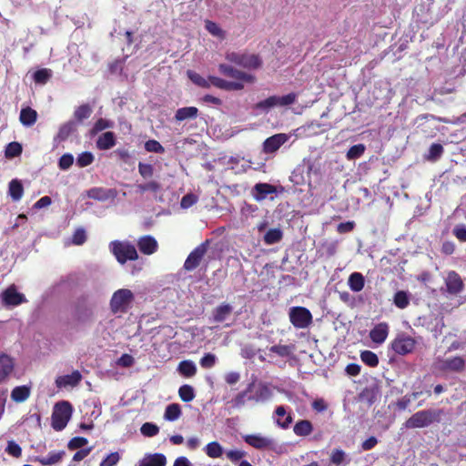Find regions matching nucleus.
<instances>
[{
	"label": "nucleus",
	"mask_w": 466,
	"mask_h": 466,
	"mask_svg": "<svg viewBox=\"0 0 466 466\" xmlns=\"http://www.w3.org/2000/svg\"><path fill=\"white\" fill-rule=\"evenodd\" d=\"M466 360L462 356L437 357L432 363L433 372L440 374L462 373Z\"/></svg>",
	"instance_id": "f257e3e1"
},
{
	"label": "nucleus",
	"mask_w": 466,
	"mask_h": 466,
	"mask_svg": "<svg viewBox=\"0 0 466 466\" xmlns=\"http://www.w3.org/2000/svg\"><path fill=\"white\" fill-rule=\"evenodd\" d=\"M443 414L441 409H429L415 412L405 422L406 429L424 428L433 422H439Z\"/></svg>",
	"instance_id": "f03ea898"
},
{
	"label": "nucleus",
	"mask_w": 466,
	"mask_h": 466,
	"mask_svg": "<svg viewBox=\"0 0 466 466\" xmlns=\"http://www.w3.org/2000/svg\"><path fill=\"white\" fill-rule=\"evenodd\" d=\"M111 253L120 264H125L128 260H137L138 254L135 245L128 241L114 240L109 244Z\"/></svg>",
	"instance_id": "7ed1b4c3"
},
{
	"label": "nucleus",
	"mask_w": 466,
	"mask_h": 466,
	"mask_svg": "<svg viewBox=\"0 0 466 466\" xmlns=\"http://www.w3.org/2000/svg\"><path fill=\"white\" fill-rule=\"evenodd\" d=\"M134 294L128 289H120L115 291L111 297L109 306L113 314L126 313L134 301Z\"/></svg>",
	"instance_id": "20e7f679"
},
{
	"label": "nucleus",
	"mask_w": 466,
	"mask_h": 466,
	"mask_svg": "<svg viewBox=\"0 0 466 466\" xmlns=\"http://www.w3.org/2000/svg\"><path fill=\"white\" fill-rule=\"evenodd\" d=\"M73 407L70 402L63 400L54 407L52 414V427L56 431H62L67 425L72 416Z\"/></svg>",
	"instance_id": "39448f33"
},
{
	"label": "nucleus",
	"mask_w": 466,
	"mask_h": 466,
	"mask_svg": "<svg viewBox=\"0 0 466 466\" xmlns=\"http://www.w3.org/2000/svg\"><path fill=\"white\" fill-rule=\"evenodd\" d=\"M226 59L246 69H258L262 66L259 56L255 54L228 52L226 54Z\"/></svg>",
	"instance_id": "423d86ee"
},
{
	"label": "nucleus",
	"mask_w": 466,
	"mask_h": 466,
	"mask_svg": "<svg viewBox=\"0 0 466 466\" xmlns=\"http://www.w3.org/2000/svg\"><path fill=\"white\" fill-rule=\"evenodd\" d=\"M297 99V94L296 93H289L288 95L278 96H270L268 98L258 102L254 108L257 110L261 111H268V109L274 107V106H286L292 105L296 102Z\"/></svg>",
	"instance_id": "0eeeda50"
},
{
	"label": "nucleus",
	"mask_w": 466,
	"mask_h": 466,
	"mask_svg": "<svg viewBox=\"0 0 466 466\" xmlns=\"http://www.w3.org/2000/svg\"><path fill=\"white\" fill-rule=\"evenodd\" d=\"M289 318L296 329H306L312 323V314L305 307L296 306L289 309Z\"/></svg>",
	"instance_id": "6e6552de"
},
{
	"label": "nucleus",
	"mask_w": 466,
	"mask_h": 466,
	"mask_svg": "<svg viewBox=\"0 0 466 466\" xmlns=\"http://www.w3.org/2000/svg\"><path fill=\"white\" fill-rule=\"evenodd\" d=\"M417 345V341L411 336L402 332L398 334L390 343V349L399 355L411 353Z\"/></svg>",
	"instance_id": "1a4fd4ad"
},
{
	"label": "nucleus",
	"mask_w": 466,
	"mask_h": 466,
	"mask_svg": "<svg viewBox=\"0 0 466 466\" xmlns=\"http://www.w3.org/2000/svg\"><path fill=\"white\" fill-rule=\"evenodd\" d=\"M93 311L86 305L85 299L78 300L72 312V322L76 328L86 325L92 321Z\"/></svg>",
	"instance_id": "9d476101"
},
{
	"label": "nucleus",
	"mask_w": 466,
	"mask_h": 466,
	"mask_svg": "<svg viewBox=\"0 0 466 466\" xmlns=\"http://www.w3.org/2000/svg\"><path fill=\"white\" fill-rule=\"evenodd\" d=\"M209 241L206 240L198 247H196L187 256V259L184 263V269L187 271H192L196 269L205 257L208 248Z\"/></svg>",
	"instance_id": "9b49d317"
},
{
	"label": "nucleus",
	"mask_w": 466,
	"mask_h": 466,
	"mask_svg": "<svg viewBox=\"0 0 466 466\" xmlns=\"http://www.w3.org/2000/svg\"><path fill=\"white\" fill-rule=\"evenodd\" d=\"M218 70L223 76L232 77L238 80L237 82L253 83L256 80L253 75L236 69L229 65L220 64Z\"/></svg>",
	"instance_id": "f8f14e48"
},
{
	"label": "nucleus",
	"mask_w": 466,
	"mask_h": 466,
	"mask_svg": "<svg viewBox=\"0 0 466 466\" xmlns=\"http://www.w3.org/2000/svg\"><path fill=\"white\" fill-rule=\"evenodd\" d=\"M2 303L5 307L18 306L26 301L24 294L19 293L15 285L9 286L1 294Z\"/></svg>",
	"instance_id": "ddd939ff"
},
{
	"label": "nucleus",
	"mask_w": 466,
	"mask_h": 466,
	"mask_svg": "<svg viewBox=\"0 0 466 466\" xmlns=\"http://www.w3.org/2000/svg\"><path fill=\"white\" fill-rule=\"evenodd\" d=\"M446 290L451 295L460 294L464 287L461 276L454 270L449 271L445 279Z\"/></svg>",
	"instance_id": "4468645a"
},
{
	"label": "nucleus",
	"mask_w": 466,
	"mask_h": 466,
	"mask_svg": "<svg viewBox=\"0 0 466 466\" xmlns=\"http://www.w3.org/2000/svg\"><path fill=\"white\" fill-rule=\"evenodd\" d=\"M289 139L288 135L279 133L268 137L263 143V151L266 154L276 152Z\"/></svg>",
	"instance_id": "2eb2a0df"
},
{
	"label": "nucleus",
	"mask_w": 466,
	"mask_h": 466,
	"mask_svg": "<svg viewBox=\"0 0 466 466\" xmlns=\"http://www.w3.org/2000/svg\"><path fill=\"white\" fill-rule=\"evenodd\" d=\"M284 187H279V190L277 187L268 183H257L253 187V197L257 201L264 200L268 195L278 192H283Z\"/></svg>",
	"instance_id": "dca6fc26"
},
{
	"label": "nucleus",
	"mask_w": 466,
	"mask_h": 466,
	"mask_svg": "<svg viewBox=\"0 0 466 466\" xmlns=\"http://www.w3.org/2000/svg\"><path fill=\"white\" fill-rule=\"evenodd\" d=\"M209 83L210 86H214L219 89L226 90V91H232V90H241L244 88V84L242 82H232V81H227L220 77L209 76Z\"/></svg>",
	"instance_id": "f3484780"
},
{
	"label": "nucleus",
	"mask_w": 466,
	"mask_h": 466,
	"mask_svg": "<svg viewBox=\"0 0 466 466\" xmlns=\"http://www.w3.org/2000/svg\"><path fill=\"white\" fill-rule=\"evenodd\" d=\"M390 331V327L386 322H380L376 324L370 331V339L376 344H382Z\"/></svg>",
	"instance_id": "a211bd4d"
},
{
	"label": "nucleus",
	"mask_w": 466,
	"mask_h": 466,
	"mask_svg": "<svg viewBox=\"0 0 466 466\" xmlns=\"http://www.w3.org/2000/svg\"><path fill=\"white\" fill-rule=\"evenodd\" d=\"M137 247L141 253L152 255L157 250L158 244L154 237L146 235L138 238Z\"/></svg>",
	"instance_id": "6ab92c4d"
},
{
	"label": "nucleus",
	"mask_w": 466,
	"mask_h": 466,
	"mask_svg": "<svg viewBox=\"0 0 466 466\" xmlns=\"http://www.w3.org/2000/svg\"><path fill=\"white\" fill-rule=\"evenodd\" d=\"M272 390L268 384L259 382L256 387L254 394L248 397V400L265 402L272 397Z\"/></svg>",
	"instance_id": "aec40b11"
},
{
	"label": "nucleus",
	"mask_w": 466,
	"mask_h": 466,
	"mask_svg": "<svg viewBox=\"0 0 466 466\" xmlns=\"http://www.w3.org/2000/svg\"><path fill=\"white\" fill-rule=\"evenodd\" d=\"M246 443L251 447L263 450L272 445V441L258 434H249L243 437Z\"/></svg>",
	"instance_id": "412c9836"
},
{
	"label": "nucleus",
	"mask_w": 466,
	"mask_h": 466,
	"mask_svg": "<svg viewBox=\"0 0 466 466\" xmlns=\"http://www.w3.org/2000/svg\"><path fill=\"white\" fill-rule=\"evenodd\" d=\"M82 380V375L78 370H74L71 374L59 376L56 380V384L58 388L63 387H76Z\"/></svg>",
	"instance_id": "4be33fe9"
},
{
	"label": "nucleus",
	"mask_w": 466,
	"mask_h": 466,
	"mask_svg": "<svg viewBox=\"0 0 466 466\" xmlns=\"http://www.w3.org/2000/svg\"><path fill=\"white\" fill-rule=\"evenodd\" d=\"M116 143V135L112 131L101 134L96 139V145L99 150H108Z\"/></svg>",
	"instance_id": "5701e85b"
},
{
	"label": "nucleus",
	"mask_w": 466,
	"mask_h": 466,
	"mask_svg": "<svg viewBox=\"0 0 466 466\" xmlns=\"http://www.w3.org/2000/svg\"><path fill=\"white\" fill-rule=\"evenodd\" d=\"M275 415L278 417L276 423L281 429H288L292 423V416L290 413H287L284 406H278L275 409Z\"/></svg>",
	"instance_id": "b1692460"
},
{
	"label": "nucleus",
	"mask_w": 466,
	"mask_h": 466,
	"mask_svg": "<svg viewBox=\"0 0 466 466\" xmlns=\"http://www.w3.org/2000/svg\"><path fill=\"white\" fill-rule=\"evenodd\" d=\"M37 112L30 106L23 107L20 111L19 121L25 127H32L37 120Z\"/></svg>",
	"instance_id": "393cba45"
},
{
	"label": "nucleus",
	"mask_w": 466,
	"mask_h": 466,
	"mask_svg": "<svg viewBox=\"0 0 466 466\" xmlns=\"http://www.w3.org/2000/svg\"><path fill=\"white\" fill-rule=\"evenodd\" d=\"M77 129L76 122L74 120H69L63 125L60 126L59 130L56 134V139L58 141L66 140L71 134L76 132Z\"/></svg>",
	"instance_id": "a878e982"
},
{
	"label": "nucleus",
	"mask_w": 466,
	"mask_h": 466,
	"mask_svg": "<svg viewBox=\"0 0 466 466\" xmlns=\"http://www.w3.org/2000/svg\"><path fill=\"white\" fill-rule=\"evenodd\" d=\"M65 455V451H50L46 456L37 457L36 461L43 466L53 465L60 462Z\"/></svg>",
	"instance_id": "bb28decb"
},
{
	"label": "nucleus",
	"mask_w": 466,
	"mask_h": 466,
	"mask_svg": "<svg viewBox=\"0 0 466 466\" xmlns=\"http://www.w3.org/2000/svg\"><path fill=\"white\" fill-rule=\"evenodd\" d=\"M198 115V109L196 106H185L178 108L175 114L176 121L181 122L187 119H195Z\"/></svg>",
	"instance_id": "cd10ccee"
},
{
	"label": "nucleus",
	"mask_w": 466,
	"mask_h": 466,
	"mask_svg": "<svg viewBox=\"0 0 466 466\" xmlns=\"http://www.w3.org/2000/svg\"><path fill=\"white\" fill-rule=\"evenodd\" d=\"M348 285L353 292H360L364 289L365 279L360 272H353L348 279Z\"/></svg>",
	"instance_id": "c85d7f7f"
},
{
	"label": "nucleus",
	"mask_w": 466,
	"mask_h": 466,
	"mask_svg": "<svg viewBox=\"0 0 466 466\" xmlns=\"http://www.w3.org/2000/svg\"><path fill=\"white\" fill-rule=\"evenodd\" d=\"M167 458L162 453H154L139 461V466H166Z\"/></svg>",
	"instance_id": "c756f323"
},
{
	"label": "nucleus",
	"mask_w": 466,
	"mask_h": 466,
	"mask_svg": "<svg viewBox=\"0 0 466 466\" xmlns=\"http://www.w3.org/2000/svg\"><path fill=\"white\" fill-rule=\"evenodd\" d=\"M233 311L231 305L222 303L213 310V319L216 322H223Z\"/></svg>",
	"instance_id": "7c9ffc66"
},
{
	"label": "nucleus",
	"mask_w": 466,
	"mask_h": 466,
	"mask_svg": "<svg viewBox=\"0 0 466 466\" xmlns=\"http://www.w3.org/2000/svg\"><path fill=\"white\" fill-rule=\"evenodd\" d=\"M8 193L14 201L20 200L24 194L22 182L17 178L12 179L8 185Z\"/></svg>",
	"instance_id": "2f4dec72"
},
{
	"label": "nucleus",
	"mask_w": 466,
	"mask_h": 466,
	"mask_svg": "<svg viewBox=\"0 0 466 466\" xmlns=\"http://www.w3.org/2000/svg\"><path fill=\"white\" fill-rule=\"evenodd\" d=\"M293 431L297 436L306 437L313 431V425L308 420H300L294 425Z\"/></svg>",
	"instance_id": "473e14b6"
},
{
	"label": "nucleus",
	"mask_w": 466,
	"mask_h": 466,
	"mask_svg": "<svg viewBox=\"0 0 466 466\" xmlns=\"http://www.w3.org/2000/svg\"><path fill=\"white\" fill-rule=\"evenodd\" d=\"M177 370L182 376L191 378L196 375L197 367L192 360H187L179 362Z\"/></svg>",
	"instance_id": "72a5a7b5"
},
{
	"label": "nucleus",
	"mask_w": 466,
	"mask_h": 466,
	"mask_svg": "<svg viewBox=\"0 0 466 466\" xmlns=\"http://www.w3.org/2000/svg\"><path fill=\"white\" fill-rule=\"evenodd\" d=\"M92 112V107L88 104L80 105L74 111V121H76V124L81 123L85 119L89 118Z\"/></svg>",
	"instance_id": "f704fd0d"
},
{
	"label": "nucleus",
	"mask_w": 466,
	"mask_h": 466,
	"mask_svg": "<svg viewBox=\"0 0 466 466\" xmlns=\"http://www.w3.org/2000/svg\"><path fill=\"white\" fill-rule=\"evenodd\" d=\"M182 414L181 407L177 403H171L166 407L164 419L168 421L177 420Z\"/></svg>",
	"instance_id": "c9c22d12"
},
{
	"label": "nucleus",
	"mask_w": 466,
	"mask_h": 466,
	"mask_svg": "<svg viewBox=\"0 0 466 466\" xmlns=\"http://www.w3.org/2000/svg\"><path fill=\"white\" fill-rule=\"evenodd\" d=\"M13 370V361L5 354L0 355V381Z\"/></svg>",
	"instance_id": "e433bc0d"
},
{
	"label": "nucleus",
	"mask_w": 466,
	"mask_h": 466,
	"mask_svg": "<svg viewBox=\"0 0 466 466\" xmlns=\"http://www.w3.org/2000/svg\"><path fill=\"white\" fill-rule=\"evenodd\" d=\"M255 387V381L250 382L245 390L237 394V396L233 399L232 403L233 407L240 408L245 405L246 400H248V394L253 390Z\"/></svg>",
	"instance_id": "4c0bfd02"
},
{
	"label": "nucleus",
	"mask_w": 466,
	"mask_h": 466,
	"mask_svg": "<svg viewBox=\"0 0 466 466\" xmlns=\"http://www.w3.org/2000/svg\"><path fill=\"white\" fill-rule=\"evenodd\" d=\"M30 395V389L27 386H17L13 389L11 398L15 402L25 401Z\"/></svg>",
	"instance_id": "58836bf2"
},
{
	"label": "nucleus",
	"mask_w": 466,
	"mask_h": 466,
	"mask_svg": "<svg viewBox=\"0 0 466 466\" xmlns=\"http://www.w3.org/2000/svg\"><path fill=\"white\" fill-rule=\"evenodd\" d=\"M393 303L400 309H406L410 305V297L408 292L404 290L397 291L393 297Z\"/></svg>",
	"instance_id": "ea45409f"
},
{
	"label": "nucleus",
	"mask_w": 466,
	"mask_h": 466,
	"mask_svg": "<svg viewBox=\"0 0 466 466\" xmlns=\"http://www.w3.org/2000/svg\"><path fill=\"white\" fill-rule=\"evenodd\" d=\"M283 233L279 228H270L264 235V242L268 245H273L282 239Z\"/></svg>",
	"instance_id": "a19ab883"
},
{
	"label": "nucleus",
	"mask_w": 466,
	"mask_h": 466,
	"mask_svg": "<svg viewBox=\"0 0 466 466\" xmlns=\"http://www.w3.org/2000/svg\"><path fill=\"white\" fill-rule=\"evenodd\" d=\"M360 360L363 363L370 368H375L379 365V358L377 354L371 350L361 351Z\"/></svg>",
	"instance_id": "79ce46f5"
},
{
	"label": "nucleus",
	"mask_w": 466,
	"mask_h": 466,
	"mask_svg": "<svg viewBox=\"0 0 466 466\" xmlns=\"http://www.w3.org/2000/svg\"><path fill=\"white\" fill-rule=\"evenodd\" d=\"M206 454L212 459H217L222 456L223 449L218 441H211L205 447Z\"/></svg>",
	"instance_id": "37998d69"
},
{
	"label": "nucleus",
	"mask_w": 466,
	"mask_h": 466,
	"mask_svg": "<svg viewBox=\"0 0 466 466\" xmlns=\"http://www.w3.org/2000/svg\"><path fill=\"white\" fill-rule=\"evenodd\" d=\"M52 76V71L49 68L38 69L34 73L33 79L35 84L45 85Z\"/></svg>",
	"instance_id": "c03bdc74"
},
{
	"label": "nucleus",
	"mask_w": 466,
	"mask_h": 466,
	"mask_svg": "<svg viewBox=\"0 0 466 466\" xmlns=\"http://www.w3.org/2000/svg\"><path fill=\"white\" fill-rule=\"evenodd\" d=\"M160 188H161V186L157 181H149L145 184L136 185V192L140 195H143L147 191H151V192L157 193L160 190Z\"/></svg>",
	"instance_id": "a18cd8bd"
},
{
	"label": "nucleus",
	"mask_w": 466,
	"mask_h": 466,
	"mask_svg": "<svg viewBox=\"0 0 466 466\" xmlns=\"http://www.w3.org/2000/svg\"><path fill=\"white\" fill-rule=\"evenodd\" d=\"M113 126L114 123L112 121L105 118H99L95 122L90 129V136H95L105 129L113 127Z\"/></svg>",
	"instance_id": "49530a36"
},
{
	"label": "nucleus",
	"mask_w": 466,
	"mask_h": 466,
	"mask_svg": "<svg viewBox=\"0 0 466 466\" xmlns=\"http://www.w3.org/2000/svg\"><path fill=\"white\" fill-rule=\"evenodd\" d=\"M22 145L18 142H10L5 147V157L6 158H14L22 154Z\"/></svg>",
	"instance_id": "de8ad7c7"
},
{
	"label": "nucleus",
	"mask_w": 466,
	"mask_h": 466,
	"mask_svg": "<svg viewBox=\"0 0 466 466\" xmlns=\"http://www.w3.org/2000/svg\"><path fill=\"white\" fill-rule=\"evenodd\" d=\"M294 350L293 345H273L269 348V351L277 354L279 357L285 358L292 354Z\"/></svg>",
	"instance_id": "09e8293b"
},
{
	"label": "nucleus",
	"mask_w": 466,
	"mask_h": 466,
	"mask_svg": "<svg viewBox=\"0 0 466 466\" xmlns=\"http://www.w3.org/2000/svg\"><path fill=\"white\" fill-rule=\"evenodd\" d=\"M178 396L184 402H189L195 398V391L192 386L184 384L178 389Z\"/></svg>",
	"instance_id": "8fccbe9b"
},
{
	"label": "nucleus",
	"mask_w": 466,
	"mask_h": 466,
	"mask_svg": "<svg viewBox=\"0 0 466 466\" xmlns=\"http://www.w3.org/2000/svg\"><path fill=\"white\" fill-rule=\"evenodd\" d=\"M444 148L442 145L439 143H434L429 148L427 159L430 161H436L442 156Z\"/></svg>",
	"instance_id": "3c124183"
},
{
	"label": "nucleus",
	"mask_w": 466,
	"mask_h": 466,
	"mask_svg": "<svg viewBox=\"0 0 466 466\" xmlns=\"http://www.w3.org/2000/svg\"><path fill=\"white\" fill-rule=\"evenodd\" d=\"M365 146L363 144H357L350 147L347 152V158L349 160H353L360 157L365 152Z\"/></svg>",
	"instance_id": "603ef678"
},
{
	"label": "nucleus",
	"mask_w": 466,
	"mask_h": 466,
	"mask_svg": "<svg viewBox=\"0 0 466 466\" xmlns=\"http://www.w3.org/2000/svg\"><path fill=\"white\" fill-rule=\"evenodd\" d=\"M205 28L207 29V31L208 33H210L214 36H218L219 38H224V36H225L224 31L220 28V26L217 23H215L213 21L206 20L205 21Z\"/></svg>",
	"instance_id": "864d4df0"
},
{
	"label": "nucleus",
	"mask_w": 466,
	"mask_h": 466,
	"mask_svg": "<svg viewBox=\"0 0 466 466\" xmlns=\"http://www.w3.org/2000/svg\"><path fill=\"white\" fill-rule=\"evenodd\" d=\"M140 431L146 437H154L159 432V428L152 422H145L141 426Z\"/></svg>",
	"instance_id": "5fc2aeb1"
},
{
	"label": "nucleus",
	"mask_w": 466,
	"mask_h": 466,
	"mask_svg": "<svg viewBox=\"0 0 466 466\" xmlns=\"http://www.w3.org/2000/svg\"><path fill=\"white\" fill-rule=\"evenodd\" d=\"M94 161V156L91 152H82L76 158V165L79 167H85L92 164Z\"/></svg>",
	"instance_id": "6e6d98bb"
},
{
	"label": "nucleus",
	"mask_w": 466,
	"mask_h": 466,
	"mask_svg": "<svg viewBox=\"0 0 466 466\" xmlns=\"http://www.w3.org/2000/svg\"><path fill=\"white\" fill-rule=\"evenodd\" d=\"M188 76L191 79V81L196 84L197 86L203 87V88H209L210 83H209V77L208 79L204 78L198 73L188 72Z\"/></svg>",
	"instance_id": "4d7b16f0"
},
{
	"label": "nucleus",
	"mask_w": 466,
	"mask_h": 466,
	"mask_svg": "<svg viewBox=\"0 0 466 466\" xmlns=\"http://www.w3.org/2000/svg\"><path fill=\"white\" fill-rule=\"evenodd\" d=\"M145 149L147 152L159 153L165 152L164 147L155 139H149L145 143Z\"/></svg>",
	"instance_id": "13d9d810"
},
{
	"label": "nucleus",
	"mask_w": 466,
	"mask_h": 466,
	"mask_svg": "<svg viewBox=\"0 0 466 466\" xmlns=\"http://www.w3.org/2000/svg\"><path fill=\"white\" fill-rule=\"evenodd\" d=\"M217 362V357L213 353H206L199 360V364L203 369H211Z\"/></svg>",
	"instance_id": "bf43d9fd"
},
{
	"label": "nucleus",
	"mask_w": 466,
	"mask_h": 466,
	"mask_svg": "<svg viewBox=\"0 0 466 466\" xmlns=\"http://www.w3.org/2000/svg\"><path fill=\"white\" fill-rule=\"evenodd\" d=\"M5 451L14 458H20L22 456L21 447L14 441H8Z\"/></svg>",
	"instance_id": "052dcab7"
},
{
	"label": "nucleus",
	"mask_w": 466,
	"mask_h": 466,
	"mask_svg": "<svg viewBox=\"0 0 466 466\" xmlns=\"http://www.w3.org/2000/svg\"><path fill=\"white\" fill-rule=\"evenodd\" d=\"M87 442H88L87 439H86L84 437H74L69 441V442L67 444V448L71 451L76 450V449H81L84 446H86L87 444Z\"/></svg>",
	"instance_id": "680f3d73"
},
{
	"label": "nucleus",
	"mask_w": 466,
	"mask_h": 466,
	"mask_svg": "<svg viewBox=\"0 0 466 466\" xmlns=\"http://www.w3.org/2000/svg\"><path fill=\"white\" fill-rule=\"evenodd\" d=\"M120 461V455L117 451L108 454L99 464V466H116Z\"/></svg>",
	"instance_id": "e2e57ef3"
},
{
	"label": "nucleus",
	"mask_w": 466,
	"mask_h": 466,
	"mask_svg": "<svg viewBox=\"0 0 466 466\" xmlns=\"http://www.w3.org/2000/svg\"><path fill=\"white\" fill-rule=\"evenodd\" d=\"M86 241V234L84 228H77L72 237V243L77 246L83 245Z\"/></svg>",
	"instance_id": "0e129e2a"
},
{
	"label": "nucleus",
	"mask_w": 466,
	"mask_h": 466,
	"mask_svg": "<svg viewBox=\"0 0 466 466\" xmlns=\"http://www.w3.org/2000/svg\"><path fill=\"white\" fill-rule=\"evenodd\" d=\"M138 172L144 178H148L153 176L154 167L151 164L138 163Z\"/></svg>",
	"instance_id": "69168bd1"
},
{
	"label": "nucleus",
	"mask_w": 466,
	"mask_h": 466,
	"mask_svg": "<svg viewBox=\"0 0 466 466\" xmlns=\"http://www.w3.org/2000/svg\"><path fill=\"white\" fill-rule=\"evenodd\" d=\"M73 162H74V157L71 154H69V153L64 154L59 158L58 167L62 170H66L73 165Z\"/></svg>",
	"instance_id": "338daca9"
},
{
	"label": "nucleus",
	"mask_w": 466,
	"mask_h": 466,
	"mask_svg": "<svg viewBox=\"0 0 466 466\" xmlns=\"http://www.w3.org/2000/svg\"><path fill=\"white\" fill-rule=\"evenodd\" d=\"M456 238L461 242H466V225H457L452 231Z\"/></svg>",
	"instance_id": "774afa93"
}]
</instances>
